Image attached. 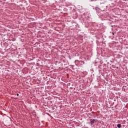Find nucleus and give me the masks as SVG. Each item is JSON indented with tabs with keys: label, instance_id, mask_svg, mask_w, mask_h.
<instances>
[{
	"label": "nucleus",
	"instance_id": "f03ea898",
	"mask_svg": "<svg viewBox=\"0 0 128 128\" xmlns=\"http://www.w3.org/2000/svg\"><path fill=\"white\" fill-rule=\"evenodd\" d=\"M117 126H118V128H122V124H118Z\"/></svg>",
	"mask_w": 128,
	"mask_h": 128
},
{
	"label": "nucleus",
	"instance_id": "7ed1b4c3",
	"mask_svg": "<svg viewBox=\"0 0 128 128\" xmlns=\"http://www.w3.org/2000/svg\"><path fill=\"white\" fill-rule=\"evenodd\" d=\"M16 96H19L18 94H16Z\"/></svg>",
	"mask_w": 128,
	"mask_h": 128
},
{
	"label": "nucleus",
	"instance_id": "39448f33",
	"mask_svg": "<svg viewBox=\"0 0 128 128\" xmlns=\"http://www.w3.org/2000/svg\"><path fill=\"white\" fill-rule=\"evenodd\" d=\"M112 34H114V33H112Z\"/></svg>",
	"mask_w": 128,
	"mask_h": 128
},
{
	"label": "nucleus",
	"instance_id": "f257e3e1",
	"mask_svg": "<svg viewBox=\"0 0 128 128\" xmlns=\"http://www.w3.org/2000/svg\"><path fill=\"white\" fill-rule=\"evenodd\" d=\"M96 121V120H92L90 121V124H94V122Z\"/></svg>",
	"mask_w": 128,
	"mask_h": 128
},
{
	"label": "nucleus",
	"instance_id": "20e7f679",
	"mask_svg": "<svg viewBox=\"0 0 128 128\" xmlns=\"http://www.w3.org/2000/svg\"><path fill=\"white\" fill-rule=\"evenodd\" d=\"M96 10H98V8H96Z\"/></svg>",
	"mask_w": 128,
	"mask_h": 128
}]
</instances>
